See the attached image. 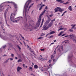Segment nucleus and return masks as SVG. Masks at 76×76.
Listing matches in <instances>:
<instances>
[{"label":"nucleus","instance_id":"nucleus-24","mask_svg":"<svg viewBox=\"0 0 76 76\" xmlns=\"http://www.w3.org/2000/svg\"><path fill=\"white\" fill-rule=\"evenodd\" d=\"M33 4H34V3H33L32 4H31V5L30 6H29V9H28V11L29 10V8H30V7H32V6H33Z\"/></svg>","mask_w":76,"mask_h":76},{"label":"nucleus","instance_id":"nucleus-27","mask_svg":"<svg viewBox=\"0 0 76 76\" xmlns=\"http://www.w3.org/2000/svg\"><path fill=\"white\" fill-rule=\"evenodd\" d=\"M19 19H17V20H15L14 21V22H18V21H19Z\"/></svg>","mask_w":76,"mask_h":76},{"label":"nucleus","instance_id":"nucleus-38","mask_svg":"<svg viewBox=\"0 0 76 76\" xmlns=\"http://www.w3.org/2000/svg\"><path fill=\"white\" fill-rule=\"evenodd\" d=\"M52 44H54V42L52 43L50 45V46H51V45H52Z\"/></svg>","mask_w":76,"mask_h":76},{"label":"nucleus","instance_id":"nucleus-21","mask_svg":"<svg viewBox=\"0 0 76 76\" xmlns=\"http://www.w3.org/2000/svg\"><path fill=\"white\" fill-rule=\"evenodd\" d=\"M65 13H67V11H65V12H64L62 14V15H61V16H63V15H65Z\"/></svg>","mask_w":76,"mask_h":76},{"label":"nucleus","instance_id":"nucleus-44","mask_svg":"<svg viewBox=\"0 0 76 76\" xmlns=\"http://www.w3.org/2000/svg\"><path fill=\"white\" fill-rule=\"evenodd\" d=\"M9 45H10V47H11V46H12V44L10 43L9 44Z\"/></svg>","mask_w":76,"mask_h":76},{"label":"nucleus","instance_id":"nucleus-63","mask_svg":"<svg viewBox=\"0 0 76 76\" xmlns=\"http://www.w3.org/2000/svg\"><path fill=\"white\" fill-rule=\"evenodd\" d=\"M15 59H18V57H15Z\"/></svg>","mask_w":76,"mask_h":76},{"label":"nucleus","instance_id":"nucleus-55","mask_svg":"<svg viewBox=\"0 0 76 76\" xmlns=\"http://www.w3.org/2000/svg\"><path fill=\"white\" fill-rule=\"evenodd\" d=\"M42 4V3H41L40 4L38 5V6H41V5Z\"/></svg>","mask_w":76,"mask_h":76},{"label":"nucleus","instance_id":"nucleus-12","mask_svg":"<svg viewBox=\"0 0 76 76\" xmlns=\"http://www.w3.org/2000/svg\"><path fill=\"white\" fill-rule=\"evenodd\" d=\"M56 1L59 3H64V1L62 0H56Z\"/></svg>","mask_w":76,"mask_h":76},{"label":"nucleus","instance_id":"nucleus-45","mask_svg":"<svg viewBox=\"0 0 76 76\" xmlns=\"http://www.w3.org/2000/svg\"><path fill=\"white\" fill-rule=\"evenodd\" d=\"M11 56L12 57H14V54H11Z\"/></svg>","mask_w":76,"mask_h":76},{"label":"nucleus","instance_id":"nucleus-14","mask_svg":"<svg viewBox=\"0 0 76 76\" xmlns=\"http://www.w3.org/2000/svg\"><path fill=\"white\" fill-rule=\"evenodd\" d=\"M44 19H43L42 20V23L41 24V26H40V27H42V24H43V23L44 22Z\"/></svg>","mask_w":76,"mask_h":76},{"label":"nucleus","instance_id":"nucleus-42","mask_svg":"<svg viewBox=\"0 0 76 76\" xmlns=\"http://www.w3.org/2000/svg\"><path fill=\"white\" fill-rule=\"evenodd\" d=\"M1 28H2V29L4 30V31H5L4 29H3V26H1Z\"/></svg>","mask_w":76,"mask_h":76},{"label":"nucleus","instance_id":"nucleus-30","mask_svg":"<svg viewBox=\"0 0 76 76\" xmlns=\"http://www.w3.org/2000/svg\"><path fill=\"white\" fill-rule=\"evenodd\" d=\"M17 47L19 48V50H21V48H20V47H19V45H17Z\"/></svg>","mask_w":76,"mask_h":76},{"label":"nucleus","instance_id":"nucleus-32","mask_svg":"<svg viewBox=\"0 0 76 76\" xmlns=\"http://www.w3.org/2000/svg\"><path fill=\"white\" fill-rule=\"evenodd\" d=\"M69 31H70V32H73V30L72 29H69Z\"/></svg>","mask_w":76,"mask_h":76},{"label":"nucleus","instance_id":"nucleus-1","mask_svg":"<svg viewBox=\"0 0 76 76\" xmlns=\"http://www.w3.org/2000/svg\"><path fill=\"white\" fill-rule=\"evenodd\" d=\"M46 11V10H44L42 13L40 15L38 19V21L37 22L36 26H35L34 29H37L38 27H39V25H40V23H41V17L43 15V14L45 13V12Z\"/></svg>","mask_w":76,"mask_h":76},{"label":"nucleus","instance_id":"nucleus-17","mask_svg":"<svg viewBox=\"0 0 76 76\" xmlns=\"http://www.w3.org/2000/svg\"><path fill=\"white\" fill-rule=\"evenodd\" d=\"M54 33H55V31H52L51 32H50L49 34L50 35H51L52 34H54Z\"/></svg>","mask_w":76,"mask_h":76},{"label":"nucleus","instance_id":"nucleus-15","mask_svg":"<svg viewBox=\"0 0 76 76\" xmlns=\"http://www.w3.org/2000/svg\"><path fill=\"white\" fill-rule=\"evenodd\" d=\"M34 68L35 69H38V66L37 65H35L34 66Z\"/></svg>","mask_w":76,"mask_h":76},{"label":"nucleus","instance_id":"nucleus-56","mask_svg":"<svg viewBox=\"0 0 76 76\" xmlns=\"http://www.w3.org/2000/svg\"><path fill=\"white\" fill-rule=\"evenodd\" d=\"M23 42H24V44L25 45L26 44V43H25L24 41H23Z\"/></svg>","mask_w":76,"mask_h":76},{"label":"nucleus","instance_id":"nucleus-58","mask_svg":"<svg viewBox=\"0 0 76 76\" xmlns=\"http://www.w3.org/2000/svg\"><path fill=\"white\" fill-rule=\"evenodd\" d=\"M41 71H44L43 69H41Z\"/></svg>","mask_w":76,"mask_h":76},{"label":"nucleus","instance_id":"nucleus-5","mask_svg":"<svg viewBox=\"0 0 76 76\" xmlns=\"http://www.w3.org/2000/svg\"><path fill=\"white\" fill-rule=\"evenodd\" d=\"M16 12H15L14 14H12L11 15L10 17V19H11L12 21V20H15L16 18H15V15H16Z\"/></svg>","mask_w":76,"mask_h":76},{"label":"nucleus","instance_id":"nucleus-40","mask_svg":"<svg viewBox=\"0 0 76 76\" xmlns=\"http://www.w3.org/2000/svg\"><path fill=\"white\" fill-rule=\"evenodd\" d=\"M44 35H45V34L43 33H42L41 34V36H44Z\"/></svg>","mask_w":76,"mask_h":76},{"label":"nucleus","instance_id":"nucleus-36","mask_svg":"<svg viewBox=\"0 0 76 76\" xmlns=\"http://www.w3.org/2000/svg\"><path fill=\"white\" fill-rule=\"evenodd\" d=\"M11 3H12L13 4V5L15 3L14 2H12V1H11L10 2Z\"/></svg>","mask_w":76,"mask_h":76},{"label":"nucleus","instance_id":"nucleus-39","mask_svg":"<svg viewBox=\"0 0 76 76\" xmlns=\"http://www.w3.org/2000/svg\"><path fill=\"white\" fill-rule=\"evenodd\" d=\"M52 66V65L51 64H50L49 65V67H51Z\"/></svg>","mask_w":76,"mask_h":76},{"label":"nucleus","instance_id":"nucleus-64","mask_svg":"<svg viewBox=\"0 0 76 76\" xmlns=\"http://www.w3.org/2000/svg\"><path fill=\"white\" fill-rule=\"evenodd\" d=\"M54 42H56V40H54Z\"/></svg>","mask_w":76,"mask_h":76},{"label":"nucleus","instance_id":"nucleus-11","mask_svg":"<svg viewBox=\"0 0 76 76\" xmlns=\"http://www.w3.org/2000/svg\"><path fill=\"white\" fill-rule=\"evenodd\" d=\"M71 26H72V27L71 28V29H75V26H76V24H72L71 25Z\"/></svg>","mask_w":76,"mask_h":76},{"label":"nucleus","instance_id":"nucleus-7","mask_svg":"<svg viewBox=\"0 0 76 76\" xmlns=\"http://www.w3.org/2000/svg\"><path fill=\"white\" fill-rule=\"evenodd\" d=\"M47 25L46 23H45V24L43 26V28L42 29V31H45L48 29V28H47V27H46V26H47Z\"/></svg>","mask_w":76,"mask_h":76},{"label":"nucleus","instance_id":"nucleus-46","mask_svg":"<svg viewBox=\"0 0 76 76\" xmlns=\"http://www.w3.org/2000/svg\"><path fill=\"white\" fill-rule=\"evenodd\" d=\"M10 60H11V61H12V60H13V59L12 58H10Z\"/></svg>","mask_w":76,"mask_h":76},{"label":"nucleus","instance_id":"nucleus-37","mask_svg":"<svg viewBox=\"0 0 76 76\" xmlns=\"http://www.w3.org/2000/svg\"><path fill=\"white\" fill-rule=\"evenodd\" d=\"M42 38V37H39V38H38L37 39H41Z\"/></svg>","mask_w":76,"mask_h":76},{"label":"nucleus","instance_id":"nucleus-16","mask_svg":"<svg viewBox=\"0 0 76 76\" xmlns=\"http://www.w3.org/2000/svg\"><path fill=\"white\" fill-rule=\"evenodd\" d=\"M68 9L70 10V11H72V6H70L69 8Z\"/></svg>","mask_w":76,"mask_h":76},{"label":"nucleus","instance_id":"nucleus-2","mask_svg":"<svg viewBox=\"0 0 76 76\" xmlns=\"http://www.w3.org/2000/svg\"><path fill=\"white\" fill-rule=\"evenodd\" d=\"M55 12H60L61 13H62V11H64V10H62L60 7H57V8L55 9Z\"/></svg>","mask_w":76,"mask_h":76},{"label":"nucleus","instance_id":"nucleus-60","mask_svg":"<svg viewBox=\"0 0 76 76\" xmlns=\"http://www.w3.org/2000/svg\"><path fill=\"white\" fill-rule=\"evenodd\" d=\"M2 23H3V22H0V24H2Z\"/></svg>","mask_w":76,"mask_h":76},{"label":"nucleus","instance_id":"nucleus-57","mask_svg":"<svg viewBox=\"0 0 76 76\" xmlns=\"http://www.w3.org/2000/svg\"><path fill=\"white\" fill-rule=\"evenodd\" d=\"M55 59H53V62H55Z\"/></svg>","mask_w":76,"mask_h":76},{"label":"nucleus","instance_id":"nucleus-3","mask_svg":"<svg viewBox=\"0 0 76 76\" xmlns=\"http://www.w3.org/2000/svg\"><path fill=\"white\" fill-rule=\"evenodd\" d=\"M24 26L25 28H27L28 29H31V28H32V26H31L30 24L28 25L27 23H25Z\"/></svg>","mask_w":76,"mask_h":76},{"label":"nucleus","instance_id":"nucleus-23","mask_svg":"<svg viewBox=\"0 0 76 76\" xmlns=\"http://www.w3.org/2000/svg\"><path fill=\"white\" fill-rule=\"evenodd\" d=\"M63 29H64V28H60L58 30V31H59L60 30H63Z\"/></svg>","mask_w":76,"mask_h":76},{"label":"nucleus","instance_id":"nucleus-8","mask_svg":"<svg viewBox=\"0 0 76 76\" xmlns=\"http://www.w3.org/2000/svg\"><path fill=\"white\" fill-rule=\"evenodd\" d=\"M32 0H29L28 1H27V2H26V4H25L26 5L27 3V5L26 6V8H27L28 7L29 4H30V3H31V1H32Z\"/></svg>","mask_w":76,"mask_h":76},{"label":"nucleus","instance_id":"nucleus-48","mask_svg":"<svg viewBox=\"0 0 76 76\" xmlns=\"http://www.w3.org/2000/svg\"><path fill=\"white\" fill-rule=\"evenodd\" d=\"M51 60H49L48 62H49V63H51Z\"/></svg>","mask_w":76,"mask_h":76},{"label":"nucleus","instance_id":"nucleus-18","mask_svg":"<svg viewBox=\"0 0 76 76\" xmlns=\"http://www.w3.org/2000/svg\"><path fill=\"white\" fill-rule=\"evenodd\" d=\"M62 34H63V31L61 32L60 34L58 35V36L59 37H60V36H61Z\"/></svg>","mask_w":76,"mask_h":76},{"label":"nucleus","instance_id":"nucleus-34","mask_svg":"<svg viewBox=\"0 0 76 76\" xmlns=\"http://www.w3.org/2000/svg\"><path fill=\"white\" fill-rule=\"evenodd\" d=\"M6 47V45H5L3 47V48H5Z\"/></svg>","mask_w":76,"mask_h":76},{"label":"nucleus","instance_id":"nucleus-62","mask_svg":"<svg viewBox=\"0 0 76 76\" xmlns=\"http://www.w3.org/2000/svg\"><path fill=\"white\" fill-rule=\"evenodd\" d=\"M23 67H25V64H23Z\"/></svg>","mask_w":76,"mask_h":76},{"label":"nucleus","instance_id":"nucleus-19","mask_svg":"<svg viewBox=\"0 0 76 76\" xmlns=\"http://www.w3.org/2000/svg\"><path fill=\"white\" fill-rule=\"evenodd\" d=\"M14 6L15 8L16 9H17V5L15 3L13 5Z\"/></svg>","mask_w":76,"mask_h":76},{"label":"nucleus","instance_id":"nucleus-47","mask_svg":"<svg viewBox=\"0 0 76 76\" xmlns=\"http://www.w3.org/2000/svg\"><path fill=\"white\" fill-rule=\"evenodd\" d=\"M62 27H63V26H61L59 28H62Z\"/></svg>","mask_w":76,"mask_h":76},{"label":"nucleus","instance_id":"nucleus-9","mask_svg":"<svg viewBox=\"0 0 76 76\" xmlns=\"http://www.w3.org/2000/svg\"><path fill=\"white\" fill-rule=\"evenodd\" d=\"M22 68L21 67H20V66H18L17 67V72H20V70H21L22 69Z\"/></svg>","mask_w":76,"mask_h":76},{"label":"nucleus","instance_id":"nucleus-51","mask_svg":"<svg viewBox=\"0 0 76 76\" xmlns=\"http://www.w3.org/2000/svg\"><path fill=\"white\" fill-rule=\"evenodd\" d=\"M49 34H47L45 36V37H47V36H48V35Z\"/></svg>","mask_w":76,"mask_h":76},{"label":"nucleus","instance_id":"nucleus-35","mask_svg":"<svg viewBox=\"0 0 76 76\" xmlns=\"http://www.w3.org/2000/svg\"><path fill=\"white\" fill-rule=\"evenodd\" d=\"M20 36L22 37V38H23V39H24V37H23L21 34H20Z\"/></svg>","mask_w":76,"mask_h":76},{"label":"nucleus","instance_id":"nucleus-43","mask_svg":"<svg viewBox=\"0 0 76 76\" xmlns=\"http://www.w3.org/2000/svg\"><path fill=\"white\" fill-rule=\"evenodd\" d=\"M66 34H64L62 35H61V37H63V36H64L65 35H66Z\"/></svg>","mask_w":76,"mask_h":76},{"label":"nucleus","instance_id":"nucleus-33","mask_svg":"<svg viewBox=\"0 0 76 76\" xmlns=\"http://www.w3.org/2000/svg\"><path fill=\"white\" fill-rule=\"evenodd\" d=\"M53 36H50L49 37V38H53Z\"/></svg>","mask_w":76,"mask_h":76},{"label":"nucleus","instance_id":"nucleus-29","mask_svg":"<svg viewBox=\"0 0 76 76\" xmlns=\"http://www.w3.org/2000/svg\"><path fill=\"white\" fill-rule=\"evenodd\" d=\"M9 62V60H6L4 63H7V62Z\"/></svg>","mask_w":76,"mask_h":76},{"label":"nucleus","instance_id":"nucleus-54","mask_svg":"<svg viewBox=\"0 0 76 76\" xmlns=\"http://www.w3.org/2000/svg\"><path fill=\"white\" fill-rule=\"evenodd\" d=\"M48 9V8H47V7L46 6L45 7V9Z\"/></svg>","mask_w":76,"mask_h":76},{"label":"nucleus","instance_id":"nucleus-53","mask_svg":"<svg viewBox=\"0 0 76 76\" xmlns=\"http://www.w3.org/2000/svg\"><path fill=\"white\" fill-rule=\"evenodd\" d=\"M69 37L68 35L64 37V38H65V37Z\"/></svg>","mask_w":76,"mask_h":76},{"label":"nucleus","instance_id":"nucleus-10","mask_svg":"<svg viewBox=\"0 0 76 76\" xmlns=\"http://www.w3.org/2000/svg\"><path fill=\"white\" fill-rule=\"evenodd\" d=\"M50 20H51V19H50V18H49L48 20H47L46 22L45 23H46V24H47V25H48V23H49L50 21Z\"/></svg>","mask_w":76,"mask_h":76},{"label":"nucleus","instance_id":"nucleus-41","mask_svg":"<svg viewBox=\"0 0 76 76\" xmlns=\"http://www.w3.org/2000/svg\"><path fill=\"white\" fill-rule=\"evenodd\" d=\"M40 50H41L42 51H44V49H41Z\"/></svg>","mask_w":76,"mask_h":76},{"label":"nucleus","instance_id":"nucleus-52","mask_svg":"<svg viewBox=\"0 0 76 76\" xmlns=\"http://www.w3.org/2000/svg\"><path fill=\"white\" fill-rule=\"evenodd\" d=\"M31 75H32L33 76H35V75H34L33 74H31Z\"/></svg>","mask_w":76,"mask_h":76},{"label":"nucleus","instance_id":"nucleus-61","mask_svg":"<svg viewBox=\"0 0 76 76\" xmlns=\"http://www.w3.org/2000/svg\"><path fill=\"white\" fill-rule=\"evenodd\" d=\"M56 48L55 49V50H54V53H55V54H56Z\"/></svg>","mask_w":76,"mask_h":76},{"label":"nucleus","instance_id":"nucleus-31","mask_svg":"<svg viewBox=\"0 0 76 76\" xmlns=\"http://www.w3.org/2000/svg\"><path fill=\"white\" fill-rule=\"evenodd\" d=\"M68 3H69V2L68 1H67L65 3H64V4H68Z\"/></svg>","mask_w":76,"mask_h":76},{"label":"nucleus","instance_id":"nucleus-20","mask_svg":"<svg viewBox=\"0 0 76 76\" xmlns=\"http://www.w3.org/2000/svg\"><path fill=\"white\" fill-rule=\"evenodd\" d=\"M32 67H33L32 65L29 68V69H30L31 70H32Z\"/></svg>","mask_w":76,"mask_h":76},{"label":"nucleus","instance_id":"nucleus-4","mask_svg":"<svg viewBox=\"0 0 76 76\" xmlns=\"http://www.w3.org/2000/svg\"><path fill=\"white\" fill-rule=\"evenodd\" d=\"M53 21H55V19H54L51 20L52 22H50L48 24V26L46 28L47 29H48L50 27H51L52 25H53Z\"/></svg>","mask_w":76,"mask_h":76},{"label":"nucleus","instance_id":"nucleus-22","mask_svg":"<svg viewBox=\"0 0 76 76\" xmlns=\"http://www.w3.org/2000/svg\"><path fill=\"white\" fill-rule=\"evenodd\" d=\"M18 63H19V62H22V60L21 59H19L18 61Z\"/></svg>","mask_w":76,"mask_h":76},{"label":"nucleus","instance_id":"nucleus-6","mask_svg":"<svg viewBox=\"0 0 76 76\" xmlns=\"http://www.w3.org/2000/svg\"><path fill=\"white\" fill-rule=\"evenodd\" d=\"M4 17L5 20V22L6 23L7 26H8V27H9L10 26L8 25V24H7V19L6 18V13H5L4 14Z\"/></svg>","mask_w":76,"mask_h":76},{"label":"nucleus","instance_id":"nucleus-26","mask_svg":"<svg viewBox=\"0 0 76 76\" xmlns=\"http://www.w3.org/2000/svg\"><path fill=\"white\" fill-rule=\"evenodd\" d=\"M65 41H66L65 42V44H66L67 43H69V41L68 40Z\"/></svg>","mask_w":76,"mask_h":76},{"label":"nucleus","instance_id":"nucleus-13","mask_svg":"<svg viewBox=\"0 0 76 76\" xmlns=\"http://www.w3.org/2000/svg\"><path fill=\"white\" fill-rule=\"evenodd\" d=\"M45 6V5H43L42 4L40 7L39 8V10H41V9H42V7H43V6Z\"/></svg>","mask_w":76,"mask_h":76},{"label":"nucleus","instance_id":"nucleus-49","mask_svg":"<svg viewBox=\"0 0 76 76\" xmlns=\"http://www.w3.org/2000/svg\"><path fill=\"white\" fill-rule=\"evenodd\" d=\"M26 11H25V16L26 17Z\"/></svg>","mask_w":76,"mask_h":76},{"label":"nucleus","instance_id":"nucleus-50","mask_svg":"<svg viewBox=\"0 0 76 76\" xmlns=\"http://www.w3.org/2000/svg\"><path fill=\"white\" fill-rule=\"evenodd\" d=\"M41 58V59H42V60H44V58Z\"/></svg>","mask_w":76,"mask_h":76},{"label":"nucleus","instance_id":"nucleus-28","mask_svg":"<svg viewBox=\"0 0 76 76\" xmlns=\"http://www.w3.org/2000/svg\"><path fill=\"white\" fill-rule=\"evenodd\" d=\"M53 16V14L52 13H51V15H49V16H50V17H52V16Z\"/></svg>","mask_w":76,"mask_h":76},{"label":"nucleus","instance_id":"nucleus-25","mask_svg":"<svg viewBox=\"0 0 76 76\" xmlns=\"http://www.w3.org/2000/svg\"><path fill=\"white\" fill-rule=\"evenodd\" d=\"M54 57H55V55H52V56L51 57V58H54Z\"/></svg>","mask_w":76,"mask_h":76},{"label":"nucleus","instance_id":"nucleus-59","mask_svg":"<svg viewBox=\"0 0 76 76\" xmlns=\"http://www.w3.org/2000/svg\"><path fill=\"white\" fill-rule=\"evenodd\" d=\"M4 56H7V55H4L3 56V57H4Z\"/></svg>","mask_w":76,"mask_h":76}]
</instances>
